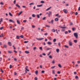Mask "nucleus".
<instances>
[{
    "instance_id": "obj_1",
    "label": "nucleus",
    "mask_w": 80,
    "mask_h": 80,
    "mask_svg": "<svg viewBox=\"0 0 80 80\" xmlns=\"http://www.w3.org/2000/svg\"><path fill=\"white\" fill-rule=\"evenodd\" d=\"M74 36L75 37H76V38H78V33L76 32L74 33Z\"/></svg>"
},
{
    "instance_id": "obj_2",
    "label": "nucleus",
    "mask_w": 80,
    "mask_h": 80,
    "mask_svg": "<svg viewBox=\"0 0 80 80\" xmlns=\"http://www.w3.org/2000/svg\"><path fill=\"white\" fill-rule=\"evenodd\" d=\"M64 12L65 13H67V12H68V10H67L66 9H64L63 10Z\"/></svg>"
},
{
    "instance_id": "obj_3",
    "label": "nucleus",
    "mask_w": 80,
    "mask_h": 80,
    "mask_svg": "<svg viewBox=\"0 0 80 80\" xmlns=\"http://www.w3.org/2000/svg\"><path fill=\"white\" fill-rule=\"evenodd\" d=\"M69 44L70 46H72V42L70 41L69 42Z\"/></svg>"
},
{
    "instance_id": "obj_4",
    "label": "nucleus",
    "mask_w": 80,
    "mask_h": 80,
    "mask_svg": "<svg viewBox=\"0 0 80 80\" xmlns=\"http://www.w3.org/2000/svg\"><path fill=\"white\" fill-rule=\"evenodd\" d=\"M8 45H9V46H12V43H11V42H8Z\"/></svg>"
},
{
    "instance_id": "obj_5",
    "label": "nucleus",
    "mask_w": 80,
    "mask_h": 80,
    "mask_svg": "<svg viewBox=\"0 0 80 80\" xmlns=\"http://www.w3.org/2000/svg\"><path fill=\"white\" fill-rule=\"evenodd\" d=\"M36 38L37 40H43V39H44V38Z\"/></svg>"
},
{
    "instance_id": "obj_6",
    "label": "nucleus",
    "mask_w": 80,
    "mask_h": 80,
    "mask_svg": "<svg viewBox=\"0 0 80 80\" xmlns=\"http://www.w3.org/2000/svg\"><path fill=\"white\" fill-rule=\"evenodd\" d=\"M58 18H56L54 20L55 22H58Z\"/></svg>"
},
{
    "instance_id": "obj_7",
    "label": "nucleus",
    "mask_w": 80,
    "mask_h": 80,
    "mask_svg": "<svg viewBox=\"0 0 80 80\" xmlns=\"http://www.w3.org/2000/svg\"><path fill=\"white\" fill-rule=\"evenodd\" d=\"M25 53H26V54H28V53H30V52L28 51H25Z\"/></svg>"
},
{
    "instance_id": "obj_8",
    "label": "nucleus",
    "mask_w": 80,
    "mask_h": 80,
    "mask_svg": "<svg viewBox=\"0 0 80 80\" xmlns=\"http://www.w3.org/2000/svg\"><path fill=\"white\" fill-rule=\"evenodd\" d=\"M16 6L17 7H18V8H20V6L19 5H18V4H16Z\"/></svg>"
},
{
    "instance_id": "obj_9",
    "label": "nucleus",
    "mask_w": 80,
    "mask_h": 80,
    "mask_svg": "<svg viewBox=\"0 0 80 80\" xmlns=\"http://www.w3.org/2000/svg\"><path fill=\"white\" fill-rule=\"evenodd\" d=\"M47 43L48 44V45H52V43L51 42H48Z\"/></svg>"
},
{
    "instance_id": "obj_10",
    "label": "nucleus",
    "mask_w": 80,
    "mask_h": 80,
    "mask_svg": "<svg viewBox=\"0 0 80 80\" xmlns=\"http://www.w3.org/2000/svg\"><path fill=\"white\" fill-rule=\"evenodd\" d=\"M43 5V4H41L40 5H38L37 6V7H42V6Z\"/></svg>"
},
{
    "instance_id": "obj_11",
    "label": "nucleus",
    "mask_w": 80,
    "mask_h": 80,
    "mask_svg": "<svg viewBox=\"0 0 80 80\" xmlns=\"http://www.w3.org/2000/svg\"><path fill=\"white\" fill-rule=\"evenodd\" d=\"M59 49L57 48L56 49V51H57V53H59Z\"/></svg>"
},
{
    "instance_id": "obj_12",
    "label": "nucleus",
    "mask_w": 80,
    "mask_h": 80,
    "mask_svg": "<svg viewBox=\"0 0 80 80\" xmlns=\"http://www.w3.org/2000/svg\"><path fill=\"white\" fill-rule=\"evenodd\" d=\"M49 13L48 14V15L49 16H50V15L51 14H52V12H51V11H49Z\"/></svg>"
},
{
    "instance_id": "obj_13",
    "label": "nucleus",
    "mask_w": 80,
    "mask_h": 80,
    "mask_svg": "<svg viewBox=\"0 0 80 80\" xmlns=\"http://www.w3.org/2000/svg\"><path fill=\"white\" fill-rule=\"evenodd\" d=\"M49 58H51V59H52V55L49 56Z\"/></svg>"
},
{
    "instance_id": "obj_14",
    "label": "nucleus",
    "mask_w": 80,
    "mask_h": 80,
    "mask_svg": "<svg viewBox=\"0 0 80 80\" xmlns=\"http://www.w3.org/2000/svg\"><path fill=\"white\" fill-rule=\"evenodd\" d=\"M51 8L52 7H51L48 8L46 10V11H48V10H50V8Z\"/></svg>"
},
{
    "instance_id": "obj_15",
    "label": "nucleus",
    "mask_w": 80,
    "mask_h": 80,
    "mask_svg": "<svg viewBox=\"0 0 80 80\" xmlns=\"http://www.w3.org/2000/svg\"><path fill=\"white\" fill-rule=\"evenodd\" d=\"M59 27H60L61 28H67V27H62L59 26Z\"/></svg>"
},
{
    "instance_id": "obj_16",
    "label": "nucleus",
    "mask_w": 80,
    "mask_h": 80,
    "mask_svg": "<svg viewBox=\"0 0 80 80\" xmlns=\"http://www.w3.org/2000/svg\"><path fill=\"white\" fill-rule=\"evenodd\" d=\"M9 14L10 16H11V17H12V16H13V15H12V13H11V12H9Z\"/></svg>"
},
{
    "instance_id": "obj_17",
    "label": "nucleus",
    "mask_w": 80,
    "mask_h": 80,
    "mask_svg": "<svg viewBox=\"0 0 80 80\" xmlns=\"http://www.w3.org/2000/svg\"><path fill=\"white\" fill-rule=\"evenodd\" d=\"M32 17H36V15L35 14H33L32 15Z\"/></svg>"
},
{
    "instance_id": "obj_18",
    "label": "nucleus",
    "mask_w": 80,
    "mask_h": 80,
    "mask_svg": "<svg viewBox=\"0 0 80 80\" xmlns=\"http://www.w3.org/2000/svg\"><path fill=\"white\" fill-rule=\"evenodd\" d=\"M17 23L18 24H20V22L18 21V20H17Z\"/></svg>"
},
{
    "instance_id": "obj_19",
    "label": "nucleus",
    "mask_w": 80,
    "mask_h": 80,
    "mask_svg": "<svg viewBox=\"0 0 80 80\" xmlns=\"http://www.w3.org/2000/svg\"><path fill=\"white\" fill-rule=\"evenodd\" d=\"M37 16L38 18H40V16L39 15V14H37Z\"/></svg>"
},
{
    "instance_id": "obj_20",
    "label": "nucleus",
    "mask_w": 80,
    "mask_h": 80,
    "mask_svg": "<svg viewBox=\"0 0 80 80\" xmlns=\"http://www.w3.org/2000/svg\"><path fill=\"white\" fill-rule=\"evenodd\" d=\"M55 67H56L55 66L52 67H51V68L52 69H53L54 68H55Z\"/></svg>"
},
{
    "instance_id": "obj_21",
    "label": "nucleus",
    "mask_w": 80,
    "mask_h": 80,
    "mask_svg": "<svg viewBox=\"0 0 80 80\" xmlns=\"http://www.w3.org/2000/svg\"><path fill=\"white\" fill-rule=\"evenodd\" d=\"M20 37L18 36H16V38H17V39H19V38H20Z\"/></svg>"
},
{
    "instance_id": "obj_22",
    "label": "nucleus",
    "mask_w": 80,
    "mask_h": 80,
    "mask_svg": "<svg viewBox=\"0 0 80 80\" xmlns=\"http://www.w3.org/2000/svg\"><path fill=\"white\" fill-rule=\"evenodd\" d=\"M75 78H76V79H78V78H78V77L77 76H76L75 77Z\"/></svg>"
},
{
    "instance_id": "obj_23",
    "label": "nucleus",
    "mask_w": 80,
    "mask_h": 80,
    "mask_svg": "<svg viewBox=\"0 0 80 80\" xmlns=\"http://www.w3.org/2000/svg\"><path fill=\"white\" fill-rule=\"evenodd\" d=\"M58 67H60V68H62V66L61 65H60V64H59L58 65Z\"/></svg>"
},
{
    "instance_id": "obj_24",
    "label": "nucleus",
    "mask_w": 80,
    "mask_h": 80,
    "mask_svg": "<svg viewBox=\"0 0 80 80\" xmlns=\"http://www.w3.org/2000/svg\"><path fill=\"white\" fill-rule=\"evenodd\" d=\"M38 71H35V73L36 74V75H38Z\"/></svg>"
},
{
    "instance_id": "obj_25",
    "label": "nucleus",
    "mask_w": 80,
    "mask_h": 80,
    "mask_svg": "<svg viewBox=\"0 0 80 80\" xmlns=\"http://www.w3.org/2000/svg\"><path fill=\"white\" fill-rule=\"evenodd\" d=\"M52 32H55V30L54 29H52Z\"/></svg>"
},
{
    "instance_id": "obj_26",
    "label": "nucleus",
    "mask_w": 80,
    "mask_h": 80,
    "mask_svg": "<svg viewBox=\"0 0 80 80\" xmlns=\"http://www.w3.org/2000/svg\"><path fill=\"white\" fill-rule=\"evenodd\" d=\"M74 43H77V40H74Z\"/></svg>"
},
{
    "instance_id": "obj_27",
    "label": "nucleus",
    "mask_w": 80,
    "mask_h": 80,
    "mask_svg": "<svg viewBox=\"0 0 80 80\" xmlns=\"http://www.w3.org/2000/svg\"><path fill=\"white\" fill-rule=\"evenodd\" d=\"M3 47H4V48H7V45L5 44L4 45Z\"/></svg>"
},
{
    "instance_id": "obj_28",
    "label": "nucleus",
    "mask_w": 80,
    "mask_h": 80,
    "mask_svg": "<svg viewBox=\"0 0 80 80\" xmlns=\"http://www.w3.org/2000/svg\"><path fill=\"white\" fill-rule=\"evenodd\" d=\"M22 11H21L20 12H19V13L18 14V16H20V15L22 13Z\"/></svg>"
},
{
    "instance_id": "obj_29",
    "label": "nucleus",
    "mask_w": 80,
    "mask_h": 80,
    "mask_svg": "<svg viewBox=\"0 0 80 80\" xmlns=\"http://www.w3.org/2000/svg\"><path fill=\"white\" fill-rule=\"evenodd\" d=\"M40 2L41 3H44L45 2L43 1H41Z\"/></svg>"
},
{
    "instance_id": "obj_30",
    "label": "nucleus",
    "mask_w": 80,
    "mask_h": 80,
    "mask_svg": "<svg viewBox=\"0 0 80 80\" xmlns=\"http://www.w3.org/2000/svg\"><path fill=\"white\" fill-rule=\"evenodd\" d=\"M57 41V39H54L53 40V42H55Z\"/></svg>"
},
{
    "instance_id": "obj_31",
    "label": "nucleus",
    "mask_w": 80,
    "mask_h": 80,
    "mask_svg": "<svg viewBox=\"0 0 80 80\" xmlns=\"http://www.w3.org/2000/svg\"><path fill=\"white\" fill-rule=\"evenodd\" d=\"M20 37L21 38H23V35H21L20 36Z\"/></svg>"
},
{
    "instance_id": "obj_32",
    "label": "nucleus",
    "mask_w": 80,
    "mask_h": 80,
    "mask_svg": "<svg viewBox=\"0 0 80 80\" xmlns=\"http://www.w3.org/2000/svg\"><path fill=\"white\" fill-rule=\"evenodd\" d=\"M51 23H52V24H53V20H51Z\"/></svg>"
},
{
    "instance_id": "obj_33",
    "label": "nucleus",
    "mask_w": 80,
    "mask_h": 80,
    "mask_svg": "<svg viewBox=\"0 0 80 80\" xmlns=\"http://www.w3.org/2000/svg\"><path fill=\"white\" fill-rule=\"evenodd\" d=\"M25 69L26 70V71H27L28 72H29V70H28L27 69V68H25Z\"/></svg>"
},
{
    "instance_id": "obj_34",
    "label": "nucleus",
    "mask_w": 80,
    "mask_h": 80,
    "mask_svg": "<svg viewBox=\"0 0 80 80\" xmlns=\"http://www.w3.org/2000/svg\"><path fill=\"white\" fill-rule=\"evenodd\" d=\"M50 53H51V52H49L48 54V56H49V55H50Z\"/></svg>"
},
{
    "instance_id": "obj_35",
    "label": "nucleus",
    "mask_w": 80,
    "mask_h": 80,
    "mask_svg": "<svg viewBox=\"0 0 80 80\" xmlns=\"http://www.w3.org/2000/svg\"><path fill=\"white\" fill-rule=\"evenodd\" d=\"M8 53H12V51H8Z\"/></svg>"
},
{
    "instance_id": "obj_36",
    "label": "nucleus",
    "mask_w": 80,
    "mask_h": 80,
    "mask_svg": "<svg viewBox=\"0 0 80 80\" xmlns=\"http://www.w3.org/2000/svg\"><path fill=\"white\" fill-rule=\"evenodd\" d=\"M34 80H38V78H37V77H36L34 78Z\"/></svg>"
},
{
    "instance_id": "obj_37",
    "label": "nucleus",
    "mask_w": 80,
    "mask_h": 80,
    "mask_svg": "<svg viewBox=\"0 0 80 80\" xmlns=\"http://www.w3.org/2000/svg\"><path fill=\"white\" fill-rule=\"evenodd\" d=\"M9 68H12V65H10Z\"/></svg>"
},
{
    "instance_id": "obj_38",
    "label": "nucleus",
    "mask_w": 80,
    "mask_h": 80,
    "mask_svg": "<svg viewBox=\"0 0 80 80\" xmlns=\"http://www.w3.org/2000/svg\"><path fill=\"white\" fill-rule=\"evenodd\" d=\"M35 26L34 25H33L32 26V28H35Z\"/></svg>"
},
{
    "instance_id": "obj_39",
    "label": "nucleus",
    "mask_w": 80,
    "mask_h": 80,
    "mask_svg": "<svg viewBox=\"0 0 80 80\" xmlns=\"http://www.w3.org/2000/svg\"><path fill=\"white\" fill-rule=\"evenodd\" d=\"M75 15H78V12H76L75 13Z\"/></svg>"
},
{
    "instance_id": "obj_40",
    "label": "nucleus",
    "mask_w": 80,
    "mask_h": 80,
    "mask_svg": "<svg viewBox=\"0 0 80 80\" xmlns=\"http://www.w3.org/2000/svg\"><path fill=\"white\" fill-rule=\"evenodd\" d=\"M3 27H1L0 28V30H3Z\"/></svg>"
},
{
    "instance_id": "obj_41",
    "label": "nucleus",
    "mask_w": 80,
    "mask_h": 80,
    "mask_svg": "<svg viewBox=\"0 0 80 80\" xmlns=\"http://www.w3.org/2000/svg\"><path fill=\"white\" fill-rule=\"evenodd\" d=\"M73 25V23L72 22L70 23V25Z\"/></svg>"
},
{
    "instance_id": "obj_42",
    "label": "nucleus",
    "mask_w": 80,
    "mask_h": 80,
    "mask_svg": "<svg viewBox=\"0 0 80 80\" xmlns=\"http://www.w3.org/2000/svg\"><path fill=\"white\" fill-rule=\"evenodd\" d=\"M41 72L42 73H45V71H42Z\"/></svg>"
},
{
    "instance_id": "obj_43",
    "label": "nucleus",
    "mask_w": 80,
    "mask_h": 80,
    "mask_svg": "<svg viewBox=\"0 0 80 80\" xmlns=\"http://www.w3.org/2000/svg\"><path fill=\"white\" fill-rule=\"evenodd\" d=\"M16 3V0H15L13 2L14 4H15Z\"/></svg>"
},
{
    "instance_id": "obj_44",
    "label": "nucleus",
    "mask_w": 80,
    "mask_h": 80,
    "mask_svg": "<svg viewBox=\"0 0 80 80\" xmlns=\"http://www.w3.org/2000/svg\"><path fill=\"white\" fill-rule=\"evenodd\" d=\"M3 21V18H1L0 19V22H2V21Z\"/></svg>"
},
{
    "instance_id": "obj_45",
    "label": "nucleus",
    "mask_w": 80,
    "mask_h": 80,
    "mask_svg": "<svg viewBox=\"0 0 80 80\" xmlns=\"http://www.w3.org/2000/svg\"><path fill=\"white\" fill-rule=\"evenodd\" d=\"M28 41H24V43H28Z\"/></svg>"
},
{
    "instance_id": "obj_46",
    "label": "nucleus",
    "mask_w": 80,
    "mask_h": 80,
    "mask_svg": "<svg viewBox=\"0 0 80 80\" xmlns=\"http://www.w3.org/2000/svg\"><path fill=\"white\" fill-rule=\"evenodd\" d=\"M52 73L55 74V71L54 70H52Z\"/></svg>"
},
{
    "instance_id": "obj_47",
    "label": "nucleus",
    "mask_w": 80,
    "mask_h": 80,
    "mask_svg": "<svg viewBox=\"0 0 80 80\" xmlns=\"http://www.w3.org/2000/svg\"><path fill=\"white\" fill-rule=\"evenodd\" d=\"M60 73H61L60 71H58L57 72V73H58V74H60Z\"/></svg>"
},
{
    "instance_id": "obj_48",
    "label": "nucleus",
    "mask_w": 80,
    "mask_h": 80,
    "mask_svg": "<svg viewBox=\"0 0 80 80\" xmlns=\"http://www.w3.org/2000/svg\"><path fill=\"white\" fill-rule=\"evenodd\" d=\"M9 22H12V20L9 19Z\"/></svg>"
},
{
    "instance_id": "obj_49",
    "label": "nucleus",
    "mask_w": 80,
    "mask_h": 80,
    "mask_svg": "<svg viewBox=\"0 0 80 80\" xmlns=\"http://www.w3.org/2000/svg\"><path fill=\"white\" fill-rule=\"evenodd\" d=\"M0 4H1V5H4V4L3 3V2H1L0 3Z\"/></svg>"
},
{
    "instance_id": "obj_50",
    "label": "nucleus",
    "mask_w": 80,
    "mask_h": 80,
    "mask_svg": "<svg viewBox=\"0 0 80 80\" xmlns=\"http://www.w3.org/2000/svg\"><path fill=\"white\" fill-rule=\"evenodd\" d=\"M39 49H40V50H42V47H40Z\"/></svg>"
},
{
    "instance_id": "obj_51",
    "label": "nucleus",
    "mask_w": 80,
    "mask_h": 80,
    "mask_svg": "<svg viewBox=\"0 0 80 80\" xmlns=\"http://www.w3.org/2000/svg\"><path fill=\"white\" fill-rule=\"evenodd\" d=\"M64 47H66V48H68V46L67 45H65Z\"/></svg>"
},
{
    "instance_id": "obj_52",
    "label": "nucleus",
    "mask_w": 80,
    "mask_h": 80,
    "mask_svg": "<svg viewBox=\"0 0 80 80\" xmlns=\"http://www.w3.org/2000/svg\"><path fill=\"white\" fill-rule=\"evenodd\" d=\"M65 34H67L68 33V31H66L65 32Z\"/></svg>"
},
{
    "instance_id": "obj_53",
    "label": "nucleus",
    "mask_w": 80,
    "mask_h": 80,
    "mask_svg": "<svg viewBox=\"0 0 80 80\" xmlns=\"http://www.w3.org/2000/svg\"><path fill=\"white\" fill-rule=\"evenodd\" d=\"M52 63H55V61L54 60H53L52 62Z\"/></svg>"
},
{
    "instance_id": "obj_54",
    "label": "nucleus",
    "mask_w": 80,
    "mask_h": 80,
    "mask_svg": "<svg viewBox=\"0 0 80 80\" xmlns=\"http://www.w3.org/2000/svg\"><path fill=\"white\" fill-rule=\"evenodd\" d=\"M42 55H43L44 56H45V55H46V54H45V53H42Z\"/></svg>"
},
{
    "instance_id": "obj_55",
    "label": "nucleus",
    "mask_w": 80,
    "mask_h": 80,
    "mask_svg": "<svg viewBox=\"0 0 80 80\" xmlns=\"http://www.w3.org/2000/svg\"><path fill=\"white\" fill-rule=\"evenodd\" d=\"M17 75V73H16V72H14V75Z\"/></svg>"
},
{
    "instance_id": "obj_56",
    "label": "nucleus",
    "mask_w": 80,
    "mask_h": 80,
    "mask_svg": "<svg viewBox=\"0 0 80 80\" xmlns=\"http://www.w3.org/2000/svg\"><path fill=\"white\" fill-rule=\"evenodd\" d=\"M1 35V37H3V34H2Z\"/></svg>"
},
{
    "instance_id": "obj_57",
    "label": "nucleus",
    "mask_w": 80,
    "mask_h": 80,
    "mask_svg": "<svg viewBox=\"0 0 80 80\" xmlns=\"http://www.w3.org/2000/svg\"><path fill=\"white\" fill-rule=\"evenodd\" d=\"M45 18H46V17H44L42 19L43 20H45Z\"/></svg>"
},
{
    "instance_id": "obj_58",
    "label": "nucleus",
    "mask_w": 80,
    "mask_h": 80,
    "mask_svg": "<svg viewBox=\"0 0 80 80\" xmlns=\"http://www.w3.org/2000/svg\"><path fill=\"white\" fill-rule=\"evenodd\" d=\"M50 49H51V48H47V50H50Z\"/></svg>"
},
{
    "instance_id": "obj_59",
    "label": "nucleus",
    "mask_w": 80,
    "mask_h": 80,
    "mask_svg": "<svg viewBox=\"0 0 80 80\" xmlns=\"http://www.w3.org/2000/svg\"><path fill=\"white\" fill-rule=\"evenodd\" d=\"M48 35V33H46L44 34V35Z\"/></svg>"
},
{
    "instance_id": "obj_60",
    "label": "nucleus",
    "mask_w": 80,
    "mask_h": 80,
    "mask_svg": "<svg viewBox=\"0 0 80 80\" xmlns=\"http://www.w3.org/2000/svg\"><path fill=\"white\" fill-rule=\"evenodd\" d=\"M33 5V3H31L29 4L30 5Z\"/></svg>"
},
{
    "instance_id": "obj_61",
    "label": "nucleus",
    "mask_w": 80,
    "mask_h": 80,
    "mask_svg": "<svg viewBox=\"0 0 80 80\" xmlns=\"http://www.w3.org/2000/svg\"><path fill=\"white\" fill-rule=\"evenodd\" d=\"M72 31H74L75 29V28H72Z\"/></svg>"
},
{
    "instance_id": "obj_62",
    "label": "nucleus",
    "mask_w": 80,
    "mask_h": 80,
    "mask_svg": "<svg viewBox=\"0 0 80 80\" xmlns=\"http://www.w3.org/2000/svg\"><path fill=\"white\" fill-rule=\"evenodd\" d=\"M23 29H24V27H22L21 28V30H23Z\"/></svg>"
},
{
    "instance_id": "obj_63",
    "label": "nucleus",
    "mask_w": 80,
    "mask_h": 80,
    "mask_svg": "<svg viewBox=\"0 0 80 80\" xmlns=\"http://www.w3.org/2000/svg\"><path fill=\"white\" fill-rule=\"evenodd\" d=\"M23 22H27V20H23Z\"/></svg>"
},
{
    "instance_id": "obj_64",
    "label": "nucleus",
    "mask_w": 80,
    "mask_h": 80,
    "mask_svg": "<svg viewBox=\"0 0 80 80\" xmlns=\"http://www.w3.org/2000/svg\"><path fill=\"white\" fill-rule=\"evenodd\" d=\"M78 11H80V7L78 8Z\"/></svg>"
}]
</instances>
